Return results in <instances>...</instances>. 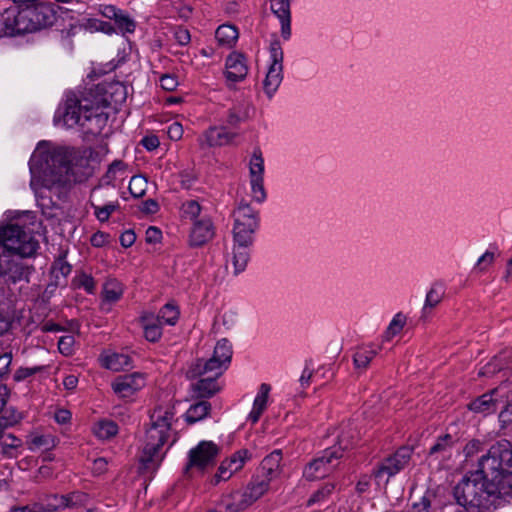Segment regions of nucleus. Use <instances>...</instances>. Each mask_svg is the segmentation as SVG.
<instances>
[{
  "mask_svg": "<svg viewBox=\"0 0 512 512\" xmlns=\"http://www.w3.org/2000/svg\"><path fill=\"white\" fill-rule=\"evenodd\" d=\"M87 158L75 149H67L48 141H40L29 161L30 187L40 207L55 205L53 197L60 199L79 179L74 166L87 165Z\"/></svg>",
  "mask_w": 512,
  "mask_h": 512,
  "instance_id": "1",
  "label": "nucleus"
},
{
  "mask_svg": "<svg viewBox=\"0 0 512 512\" xmlns=\"http://www.w3.org/2000/svg\"><path fill=\"white\" fill-rule=\"evenodd\" d=\"M507 487L501 486V481L487 483L479 473H472L463 478L454 488V496L458 504L466 511L490 512L491 507L501 504V501L512 500V473L505 477Z\"/></svg>",
  "mask_w": 512,
  "mask_h": 512,
  "instance_id": "2",
  "label": "nucleus"
},
{
  "mask_svg": "<svg viewBox=\"0 0 512 512\" xmlns=\"http://www.w3.org/2000/svg\"><path fill=\"white\" fill-rule=\"evenodd\" d=\"M104 108L101 101L93 102L87 97L79 98L74 93H68L55 112L54 122L65 128L80 126L91 134H98L108 119Z\"/></svg>",
  "mask_w": 512,
  "mask_h": 512,
  "instance_id": "3",
  "label": "nucleus"
},
{
  "mask_svg": "<svg viewBox=\"0 0 512 512\" xmlns=\"http://www.w3.org/2000/svg\"><path fill=\"white\" fill-rule=\"evenodd\" d=\"M175 412L171 406L157 407L150 416V426L144 437L141 461L146 467H155L162 457L160 450L170 437L171 425Z\"/></svg>",
  "mask_w": 512,
  "mask_h": 512,
  "instance_id": "4",
  "label": "nucleus"
},
{
  "mask_svg": "<svg viewBox=\"0 0 512 512\" xmlns=\"http://www.w3.org/2000/svg\"><path fill=\"white\" fill-rule=\"evenodd\" d=\"M487 483L501 481L507 487L505 477L512 473V448L507 440H501L491 446L488 453L481 457L479 469L476 471Z\"/></svg>",
  "mask_w": 512,
  "mask_h": 512,
  "instance_id": "5",
  "label": "nucleus"
},
{
  "mask_svg": "<svg viewBox=\"0 0 512 512\" xmlns=\"http://www.w3.org/2000/svg\"><path fill=\"white\" fill-rule=\"evenodd\" d=\"M232 357V345L227 339L219 340L213 351V355L207 361L198 360L187 371L188 377L202 376L208 372L213 375H222L227 369Z\"/></svg>",
  "mask_w": 512,
  "mask_h": 512,
  "instance_id": "6",
  "label": "nucleus"
},
{
  "mask_svg": "<svg viewBox=\"0 0 512 512\" xmlns=\"http://www.w3.org/2000/svg\"><path fill=\"white\" fill-rule=\"evenodd\" d=\"M233 218L232 240L253 244L255 233L259 228L258 212L249 204L241 203L234 210Z\"/></svg>",
  "mask_w": 512,
  "mask_h": 512,
  "instance_id": "7",
  "label": "nucleus"
},
{
  "mask_svg": "<svg viewBox=\"0 0 512 512\" xmlns=\"http://www.w3.org/2000/svg\"><path fill=\"white\" fill-rule=\"evenodd\" d=\"M220 451V446L213 441H200L188 452L185 473L191 476L194 474H203L208 468L215 464Z\"/></svg>",
  "mask_w": 512,
  "mask_h": 512,
  "instance_id": "8",
  "label": "nucleus"
},
{
  "mask_svg": "<svg viewBox=\"0 0 512 512\" xmlns=\"http://www.w3.org/2000/svg\"><path fill=\"white\" fill-rule=\"evenodd\" d=\"M345 442L346 439L340 437L339 445L324 450L320 456L305 467L304 477L308 480H317L331 473L339 464V460L343 455L342 445Z\"/></svg>",
  "mask_w": 512,
  "mask_h": 512,
  "instance_id": "9",
  "label": "nucleus"
},
{
  "mask_svg": "<svg viewBox=\"0 0 512 512\" xmlns=\"http://www.w3.org/2000/svg\"><path fill=\"white\" fill-rule=\"evenodd\" d=\"M270 62L262 82L265 95L271 99L283 81V50L278 40H273L269 47Z\"/></svg>",
  "mask_w": 512,
  "mask_h": 512,
  "instance_id": "10",
  "label": "nucleus"
},
{
  "mask_svg": "<svg viewBox=\"0 0 512 512\" xmlns=\"http://www.w3.org/2000/svg\"><path fill=\"white\" fill-rule=\"evenodd\" d=\"M27 15L23 4L6 9L0 15V37L34 32V22Z\"/></svg>",
  "mask_w": 512,
  "mask_h": 512,
  "instance_id": "11",
  "label": "nucleus"
},
{
  "mask_svg": "<svg viewBox=\"0 0 512 512\" xmlns=\"http://www.w3.org/2000/svg\"><path fill=\"white\" fill-rule=\"evenodd\" d=\"M411 449L403 447L394 455L386 458L374 471L373 478L378 487L385 486L390 477L397 474L409 462Z\"/></svg>",
  "mask_w": 512,
  "mask_h": 512,
  "instance_id": "12",
  "label": "nucleus"
},
{
  "mask_svg": "<svg viewBox=\"0 0 512 512\" xmlns=\"http://www.w3.org/2000/svg\"><path fill=\"white\" fill-rule=\"evenodd\" d=\"M264 159L260 150H254L249 160V182L251 197L254 201L262 203L266 199L264 188Z\"/></svg>",
  "mask_w": 512,
  "mask_h": 512,
  "instance_id": "13",
  "label": "nucleus"
},
{
  "mask_svg": "<svg viewBox=\"0 0 512 512\" xmlns=\"http://www.w3.org/2000/svg\"><path fill=\"white\" fill-rule=\"evenodd\" d=\"M25 12L29 15L34 26V31L45 28L53 24L55 20V10L51 3L42 0H29L23 4Z\"/></svg>",
  "mask_w": 512,
  "mask_h": 512,
  "instance_id": "14",
  "label": "nucleus"
},
{
  "mask_svg": "<svg viewBox=\"0 0 512 512\" xmlns=\"http://www.w3.org/2000/svg\"><path fill=\"white\" fill-rule=\"evenodd\" d=\"M146 385V376L140 372H133L116 377L111 383L113 392L119 398H131Z\"/></svg>",
  "mask_w": 512,
  "mask_h": 512,
  "instance_id": "15",
  "label": "nucleus"
},
{
  "mask_svg": "<svg viewBox=\"0 0 512 512\" xmlns=\"http://www.w3.org/2000/svg\"><path fill=\"white\" fill-rule=\"evenodd\" d=\"M248 459L249 455L247 450H239L235 452L229 458L221 462L218 471L214 476L213 482L217 484L220 481L230 479L234 473L243 468Z\"/></svg>",
  "mask_w": 512,
  "mask_h": 512,
  "instance_id": "16",
  "label": "nucleus"
},
{
  "mask_svg": "<svg viewBox=\"0 0 512 512\" xmlns=\"http://www.w3.org/2000/svg\"><path fill=\"white\" fill-rule=\"evenodd\" d=\"M251 246L252 244L249 243L232 240L231 250L226 256V267L231 265L234 275H239L246 269L250 260Z\"/></svg>",
  "mask_w": 512,
  "mask_h": 512,
  "instance_id": "17",
  "label": "nucleus"
},
{
  "mask_svg": "<svg viewBox=\"0 0 512 512\" xmlns=\"http://www.w3.org/2000/svg\"><path fill=\"white\" fill-rule=\"evenodd\" d=\"M504 390L505 386L501 385L490 393L481 395L469 405L470 410L476 413H481L483 415H488L495 412L497 405L500 402L499 398L505 397ZM508 400L509 396H506V401Z\"/></svg>",
  "mask_w": 512,
  "mask_h": 512,
  "instance_id": "18",
  "label": "nucleus"
},
{
  "mask_svg": "<svg viewBox=\"0 0 512 512\" xmlns=\"http://www.w3.org/2000/svg\"><path fill=\"white\" fill-rule=\"evenodd\" d=\"M214 226L207 216H202L193 225L189 234V244L193 247H199L209 242L214 236Z\"/></svg>",
  "mask_w": 512,
  "mask_h": 512,
  "instance_id": "19",
  "label": "nucleus"
},
{
  "mask_svg": "<svg viewBox=\"0 0 512 512\" xmlns=\"http://www.w3.org/2000/svg\"><path fill=\"white\" fill-rule=\"evenodd\" d=\"M225 68L226 78L231 82L242 81L248 74L247 60L238 52H233L227 57Z\"/></svg>",
  "mask_w": 512,
  "mask_h": 512,
  "instance_id": "20",
  "label": "nucleus"
},
{
  "mask_svg": "<svg viewBox=\"0 0 512 512\" xmlns=\"http://www.w3.org/2000/svg\"><path fill=\"white\" fill-rule=\"evenodd\" d=\"M220 375H213L208 372L202 376H196L200 379L191 385V396L194 398H208L217 393L221 387L217 382Z\"/></svg>",
  "mask_w": 512,
  "mask_h": 512,
  "instance_id": "21",
  "label": "nucleus"
},
{
  "mask_svg": "<svg viewBox=\"0 0 512 512\" xmlns=\"http://www.w3.org/2000/svg\"><path fill=\"white\" fill-rule=\"evenodd\" d=\"M290 1L270 0L271 10L280 23V32L284 40H289L291 37Z\"/></svg>",
  "mask_w": 512,
  "mask_h": 512,
  "instance_id": "22",
  "label": "nucleus"
},
{
  "mask_svg": "<svg viewBox=\"0 0 512 512\" xmlns=\"http://www.w3.org/2000/svg\"><path fill=\"white\" fill-rule=\"evenodd\" d=\"M281 461L282 453L280 450H275L266 456L261 463L260 477L269 483L278 479L283 471Z\"/></svg>",
  "mask_w": 512,
  "mask_h": 512,
  "instance_id": "23",
  "label": "nucleus"
},
{
  "mask_svg": "<svg viewBox=\"0 0 512 512\" xmlns=\"http://www.w3.org/2000/svg\"><path fill=\"white\" fill-rule=\"evenodd\" d=\"M236 137L235 133L228 131L225 127H210L200 138L201 145L209 147L223 146L231 143Z\"/></svg>",
  "mask_w": 512,
  "mask_h": 512,
  "instance_id": "24",
  "label": "nucleus"
},
{
  "mask_svg": "<svg viewBox=\"0 0 512 512\" xmlns=\"http://www.w3.org/2000/svg\"><path fill=\"white\" fill-rule=\"evenodd\" d=\"M99 362L102 367L108 370L120 371L130 366L131 360L126 354L104 350L99 356Z\"/></svg>",
  "mask_w": 512,
  "mask_h": 512,
  "instance_id": "25",
  "label": "nucleus"
},
{
  "mask_svg": "<svg viewBox=\"0 0 512 512\" xmlns=\"http://www.w3.org/2000/svg\"><path fill=\"white\" fill-rule=\"evenodd\" d=\"M271 391L270 385L263 383L260 385L255 399L253 401V406L250 413L247 416V420L252 424H255L262 413L266 410L268 406L269 393Z\"/></svg>",
  "mask_w": 512,
  "mask_h": 512,
  "instance_id": "26",
  "label": "nucleus"
},
{
  "mask_svg": "<svg viewBox=\"0 0 512 512\" xmlns=\"http://www.w3.org/2000/svg\"><path fill=\"white\" fill-rule=\"evenodd\" d=\"M123 294V286L117 280H108L103 287V309L109 310L110 306L117 302Z\"/></svg>",
  "mask_w": 512,
  "mask_h": 512,
  "instance_id": "27",
  "label": "nucleus"
},
{
  "mask_svg": "<svg viewBox=\"0 0 512 512\" xmlns=\"http://www.w3.org/2000/svg\"><path fill=\"white\" fill-rule=\"evenodd\" d=\"M141 323L144 336L148 341L155 342L162 335L161 323L152 313H145L141 316Z\"/></svg>",
  "mask_w": 512,
  "mask_h": 512,
  "instance_id": "28",
  "label": "nucleus"
},
{
  "mask_svg": "<svg viewBox=\"0 0 512 512\" xmlns=\"http://www.w3.org/2000/svg\"><path fill=\"white\" fill-rule=\"evenodd\" d=\"M239 33L235 26L224 24L217 28L215 38L220 46L231 48L238 40Z\"/></svg>",
  "mask_w": 512,
  "mask_h": 512,
  "instance_id": "29",
  "label": "nucleus"
},
{
  "mask_svg": "<svg viewBox=\"0 0 512 512\" xmlns=\"http://www.w3.org/2000/svg\"><path fill=\"white\" fill-rule=\"evenodd\" d=\"M453 445L454 442L451 436L445 435L438 439V441L431 447L430 458L435 460L438 458H450L453 454Z\"/></svg>",
  "mask_w": 512,
  "mask_h": 512,
  "instance_id": "30",
  "label": "nucleus"
},
{
  "mask_svg": "<svg viewBox=\"0 0 512 512\" xmlns=\"http://www.w3.org/2000/svg\"><path fill=\"white\" fill-rule=\"evenodd\" d=\"M379 347L376 345H368L359 348L354 354V365L357 369H365L368 367L372 359L378 354Z\"/></svg>",
  "mask_w": 512,
  "mask_h": 512,
  "instance_id": "31",
  "label": "nucleus"
},
{
  "mask_svg": "<svg viewBox=\"0 0 512 512\" xmlns=\"http://www.w3.org/2000/svg\"><path fill=\"white\" fill-rule=\"evenodd\" d=\"M127 177V167L121 161H115L110 165L103 181L106 184L118 185Z\"/></svg>",
  "mask_w": 512,
  "mask_h": 512,
  "instance_id": "32",
  "label": "nucleus"
},
{
  "mask_svg": "<svg viewBox=\"0 0 512 512\" xmlns=\"http://www.w3.org/2000/svg\"><path fill=\"white\" fill-rule=\"evenodd\" d=\"M211 410V405L207 401L197 402L189 407L185 413V420L189 424H194L203 420L208 416Z\"/></svg>",
  "mask_w": 512,
  "mask_h": 512,
  "instance_id": "33",
  "label": "nucleus"
},
{
  "mask_svg": "<svg viewBox=\"0 0 512 512\" xmlns=\"http://www.w3.org/2000/svg\"><path fill=\"white\" fill-rule=\"evenodd\" d=\"M93 433L99 439L106 440L118 433V426L114 421L103 419L94 425Z\"/></svg>",
  "mask_w": 512,
  "mask_h": 512,
  "instance_id": "34",
  "label": "nucleus"
},
{
  "mask_svg": "<svg viewBox=\"0 0 512 512\" xmlns=\"http://www.w3.org/2000/svg\"><path fill=\"white\" fill-rule=\"evenodd\" d=\"M201 210V205L197 200L189 199L182 203L180 214L182 218L195 222L198 220Z\"/></svg>",
  "mask_w": 512,
  "mask_h": 512,
  "instance_id": "35",
  "label": "nucleus"
},
{
  "mask_svg": "<svg viewBox=\"0 0 512 512\" xmlns=\"http://www.w3.org/2000/svg\"><path fill=\"white\" fill-rule=\"evenodd\" d=\"M405 324L406 316L402 313L395 314L384 333V340L390 341L393 337L398 335L403 330Z\"/></svg>",
  "mask_w": 512,
  "mask_h": 512,
  "instance_id": "36",
  "label": "nucleus"
},
{
  "mask_svg": "<svg viewBox=\"0 0 512 512\" xmlns=\"http://www.w3.org/2000/svg\"><path fill=\"white\" fill-rule=\"evenodd\" d=\"M55 446L54 438L49 435H31L29 439V449L32 451L49 450Z\"/></svg>",
  "mask_w": 512,
  "mask_h": 512,
  "instance_id": "37",
  "label": "nucleus"
},
{
  "mask_svg": "<svg viewBox=\"0 0 512 512\" xmlns=\"http://www.w3.org/2000/svg\"><path fill=\"white\" fill-rule=\"evenodd\" d=\"M238 315L237 313L232 310H226L224 311L219 318L215 321L214 327L218 332H221L222 328L224 330H230L232 329L235 324L237 323Z\"/></svg>",
  "mask_w": 512,
  "mask_h": 512,
  "instance_id": "38",
  "label": "nucleus"
},
{
  "mask_svg": "<svg viewBox=\"0 0 512 512\" xmlns=\"http://www.w3.org/2000/svg\"><path fill=\"white\" fill-rule=\"evenodd\" d=\"M161 324L174 325L179 318L178 308L172 304H166L156 317Z\"/></svg>",
  "mask_w": 512,
  "mask_h": 512,
  "instance_id": "39",
  "label": "nucleus"
},
{
  "mask_svg": "<svg viewBox=\"0 0 512 512\" xmlns=\"http://www.w3.org/2000/svg\"><path fill=\"white\" fill-rule=\"evenodd\" d=\"M443 295H444V291H443L442 286H440V285L432 286L426 295L423 312L426 313L428 309H432L435 306H437L441 302Z\"/></svg>",
  "mask_w": 512,
  "mask_h": 512,
  "instance_id": "40",
  "label": "nucleus"
},
{
  "mask_svg": "<svg viewBox=\"0 0 512 512\" xmlns=\"http://www.w3.org/2000/svg\"><path fill=\"white\" fill-rule=\"evenodd\" d=\"M2 453L8 457H15L17 449L21 446V440L9 434L1 441Z\"/></svg>",
  "mask_w": 512,
  "mask_h": 512,
  "instance_id": "41",
  "label": "nucleus"
},
{
  "mask_svg": "<svg viewBox=\"0 0 512 512\" xmlns=\"http://www.w3.org/2000/svg\"><path fill=\"white\" fill-rule=\"evenodd\" d=\"M147 190V179L142 175H135L130 179L129 191L134 197H142Z\"/></svg>",
  "mask_w": 512,
  "mask_h": 512,
  "instance_id": "42",
  "label": "nucleus"
},
{
  "mask_svg": "<svg viewBox=\"0 0 512 512\" xmlns=\"http://www.w3.org/2000/svg\"><path fill=\"white\" fill-rule=\"evenodd\" d=\"M47 501L48 502L42 506V509L48 512L69 506V500L66 496L53 495L49 497Z\"/></svg>",
  "mask_w": 512,
  "mask_h": 512,
  "instance_id": "43",
  "label": "nucleus"
},
{
  "mask_svg": "<svg viewBox=\"0 0 512 512\" xmlns=\"http://www.w3.org/2000/svg\"><path fill=\"white\" fill-rule=\"evenodd\" d=\"M335 486L332 483H326L321 489L315 492L308 500V505L322 503L333 492Z\"/></svg>",
  "mask_w": 512,
  "mask_h": 512,
  "instance_id": "44",
  "label": "nucleus"
},
{
  "mask_svg": "<svg viewBox=\"0 0 512 512\" xmlns=\"http://www.w3.org/2000/svg\"><path fill=\"white\" fill-rule=\"evenodd\" d=\"M115 24L123 33H132L135 30V22L124 11L120 13Z\"/></svg>",
  "mask_w": 512,
  "mask_h": 512,
  "instance_id": "45",
  "label": "nucleus"
},
{
  "mask_svg": "<svg viewBox=\"0 0 512 512\" xmlns=\"http://www.w3.org/2000/svg\"><path fill=\"white\" fill-rule=\"evenodd\" d=\"M75 339L71 335L63 336L58 341V349L64 356H70L74 352Z\"/></svg>",
  "mask_w": 512,
  "mask_h": 512,
  "instance_id": "46",
  "label": "nucleus"
},
{
  "mask_svg": "<svg viewBox=\"0 0 512 512\" xmlns=\"http://www.w3.org/2000/svg\"><path fill=\"white\" fill-rule=\"evenodd\" d=\"M494 253L490 251H486L477 261L475 265V270L483 272L487 270L494 262Z\"/></svg>",
  "mask_w": 512,
  "mask_h": 512,
  "instance_id": "47",
  "label": "nucleus"
},
{
  "mask_svg": "<svg viewBox=\"0 0 512 512\" xmlns=\"http://www.w3.org/2000/svg\"><path fill=\"white\" fill-rule=\"evenodd\" d=\"M117 206L113 203L104 205L103 207H95V215L101 222L109 219L110 215L116 210Z\"/></svg>",
  "mask_w": 512,
  "mask_h": 512,
  "instance_id": "48",
  "label": "nucleus"
},
{
  "mask_svg": "<svg viewBox=\"0 0 512 512\" xmlns=\"http://www.w3.org/2000/svg\"><path fill=\"white\" fill-rule=\"evenodd\" d=\"M159 81L160 86L166 91H173L178 86V80L176 76L171 74L162 75Z\"/></svg>",
  "mask_w": 512,
  "mask_h": 512,
  "instance_id": "49",
  "label": "nucleus"
},
{
  "mask_svg": "<svg viewBox=\"0 0 512 512\" xmlns=\"http://www.w3.org/2000/svg\"><path fill=\"white\" fill-rule=\"evenodd\" d=\"M78 285L83 287L87 292L92 293L95 289L94 279L87 274H81L78 276Z\"/></svg>",
  "mask_w": 512,
  "mask_h": 512,
  "instance_id": "50",
  "label": "nucleus"
},
{
  "mask_svg": "<svg viewBox=\"0 0 512 512\" xmlns=\"http://www.w3.org/2000/svg\"><path fill=\"white\" fill-rule=\"evenodd\" d=\"M69 500L68 507L80 506L87 502L88 496L82 492H74L66 496Z\"/></svg>",
  "mask_w": 512,
  "mask_h": 512,
  "instance_id": "51",
  "label": "nucleus"
},
{
  "mask_svg": "<svg viewBox=\"0 0 512 512\" xmlns=\"http://www.w3.org/2000/svg\"><path fill=\"white\" fill-rule=\"evenodd\" d=\"M41 367H33V368H19L14 374L15 381H22L31 375L41 371Z\"/></svg>",
  "mask_w": 512,
  "mask_h": 512,
  "instance_id": "52",
  "label": "nucleus"
},
{
  "mask_svg": "<svg viewBox=\"0 0 512 512\" xmlns=\"http://www.w3.org/2000/svg\"><path fill=\"white\" fill-rule=\"evenodd\" d=\"M506 359L505 357H497L490 363H488L482 372L483 375H491L496 372V370L502 369V362Z\"/></svg>",
  "mask_w": 512,
  "mask_h": 512,
  "instance_id": "53",
  "label": "nucleus"
},
{
  "mask_svg": "<svg viewBox=\"0 0 512 512\" xmlns=\"http://www.w3.org/2000/svg\"><path fill=\"white\" fill-rule=\"evenodd\" d=\"M167 134L171 140L177 141L182 138L183 127L178 122H173L167 130Z\"/></svg>",
  "mask_w": 512,
  "mask_h": 512,
  "instance_id": "54",
  "label": "nucleus"
},
{
  "mask_svg": "<svg viewBox=\"0 0 512 512\" xmlns=\"http://www.w3.org/2000/svg\"><path fill=\"white\" fill-rule=\"evenodd\" d=\"M12 362L11 353H4L0 356V378L9 373L10 365Z\"/></svg>",
  "mask_w": 512,
  "mask_h": 512,
  "instance_id": "55",
  "label": "nucleus"
},
{
  "mask_svg": "<svg viewBox=\"0 0 512 512\" xmlns=\"http://www.w3.org/2000/svg\"><path fill=\"white\" fill-rule=\"evenodd\" d=\"M243 120H244V116L239 110H237V109L229 110L227 120H226L228 125L235 127V126L239 125Z\"/></svg>",
  "mask_w": 512,
  "mask_h": 512,
  "instance_id": "56",
  "label": "nucleus"
},
{
  "mask_svg": "<svg viewBox=\"0 0 512 512\" xmlns=\"http://www.w3.org/2000/svg\"><path fill=\"white\" fill-rule=\"evenodd\" d=\"M161 238L162 233L158 228L151 226L146 230L145 239L148 243H158Z\"/></svg>",
  "mask_w": 512,
  "mask_h": 512,
  "instance_id": "57",
  "label": "nucleus"
},
{
  "mask_svg": "<svg viewBox=\"0 0 512 512\" xmlns=\"http://www.w3.org/2000/svg\"><path fill=\"white\" fill-rule=\"evenodd\" d=\"M174 37L180 45H187L191 40L190 33L185 28H177L175 30Z\"/></svg>",
  "mask_w": 512,
  "mask_h": 512,
  "instance_id": "58",
  "label": "nucleus"
},
{
  "mask_svg": "<svg viewBox=\"0 0 512 512\" xmlns=\"http://www.w3.org/2000/svg\"><path fill=\"white\" fill-rule=\"evenodd\" d=\"M136 241V235L132 230L123 232L120 236V243L123 247H131Z\"/></svg>",
  "mask_w": 512,
  "mask_h": 512,
  "instance_id": "59",
  "label": "nucleus"
},
{
  "mask_svg": "<svg viewBox=\"0 0 512 512\" xmlns=\"http://www.w3.org/2000/svg\"><path fill=\"white\" fill-rule=\"evenodd\" d=\"M121 12H122V10L116 8L113 5H105L102 8L103 16H105L108 19L114 20V22L117 20V18Z\"/></svg>",
  "mask_w": 512,
  "mask_h": 512,
  "instance_id": "60",
  "label": "nucleus"
},
{
  "mask_svg": "<svg viewBox=\"0 0 512 512\" xmlns=\"http://www.w3.org/2000/svg\"><path fill=\"white\" fill-rule=\"evenodd\" d=\"M430 502L426 497H422L419 502H416L408 510V512H429Z\"/></svg>",
  "mask_w": 512,
  "mask_h": 512,
  "instance_id": "61",
  "label": "nucleus"
},
{
  "mask_svg": "<svg viewBox=\"0 0 512 512\" xmlns=\"http://www.w3.org/2000/svg\"><path fill=\"white\" fill-rule=\"evenodd\" d=\"M108 237L106 233L98 231L91 237V244L94 247H102L107 243Z\"/></svg>",
  "mask_w": 512,
  "mask_h": 512,
  "instance_id": "62",
  "label": "nucleus"
},
{
  "mask_svg": "<svg viewBox=\"0 0 512 512\" xmlns=\"http://www.w3.org/2000/svg\"><path fill=\"white\" fill-rule=\"evenodd\" d=\"M480 448L481 442L479 440H471L466 444L464 453L467 457H469L479 452Z\"/></svg>",
  "mask_w": 512,
  "mask_h": 512,
  "instance_id": "63",
  "label": "nucleus"
},
{
  "mask_svg": "<svg viewBox=\"0 0 512 512\" xmlns=\"http://www.w3.org/2000/svg\"><path fill=\"white\" fill-rule=\"evenodd\" d=\"M53 271L54 273H60L62 276L65 277L71 272V266L68 263L60 260L55 263Z\"/></svg>",
  "mask_w": 512,
  "mask_h": 512,
  "instance_id": "64",
  "label": "nucleus"
}]
</instances>
